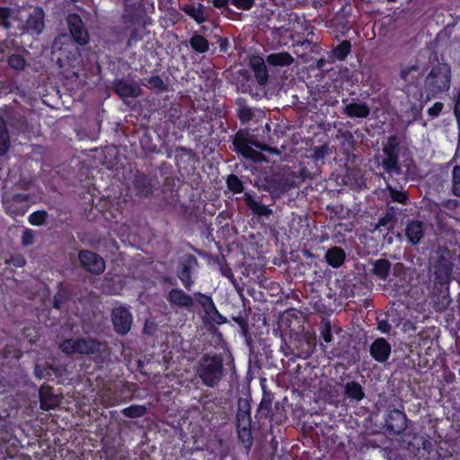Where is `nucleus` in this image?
Returning <instances> with one entry per match:
<instances>
[{
  "label": "nucleus",
  "mask_w": 460,
  "mask_h": 460,
  "mask_svg": "<svg viewBox=\"0 0 460 460\" xmlns=\"http://www.w3.org/2000/svg\"><path fill=\"white\" fill-rule=\"evenodd\" d=\"M451 78L452 71L447 63L438 62L433 66L424 79L421 96L426 94L425 102L447 93L451 86Z\"/></svg>",
  "instance_id": "20e7f679"
},
{
  "label": "nucleus",
  "mask_w": 460,
  "mask_h": 460,
  "mask_svg": "<svg viewBox=\"0 0 460 460\" xmlns=\"http://www.w3.org/2000/svg\"><path fill=\"white\" fill-rule=\"evenodd\" d=\"M48 217L49 214L46 210H37L29 216L28 221L31 226H41L46 224Z\"/></svg>",
  "instance_id": "6e6d98bb"
},
{
  "label": "nucleus",
  "mask_w": 460,
  "mask_h": 460,
  "mask_svg": "<svg viewBox=\"0 0 460 460\" xmlns=\"http://www.w3.org/2000/svg\"><path fill=\"white\" fill-rule=\"evenodd\" d=\"M8 66L15 70H22L25 66V58L20 54H12L7 59Z\"/></svg>",
  "instance_id": "13d9d810"
},
{
  "label": "nucleus",
  "mask_w": 460,
  "mask_h": 460,
  "mask_svg": "<svg viewBox=\"0 0 460 460\" xmlns=\"http://www.w3.org/2000/svg\"><path fill=\"white\" fill-rule=\"evenodd\" d=\"M452 194L460 198V166L455 165L451 172Z\"/></svg>",
  "instance_id": "4d7b16f0"
},
{
  "label": "nucleus",
  "mask_w": 460,
  "mask_h": 460,
  "mask_svg": "<svg viewBox=\"0 0 460 460\" xmlns=\"http://www.w3.org/2000/svg\"><path fill=\"white\" fill-rule=\"evenodd\" d=\"M385 156L386 157H385L382 161V166L384 169L389 173H398L400 172V166L398 164L399 155H389Z\"/></svg>",
  "instance_id": "864d4df0"
},
{
  "label": "nucleus",
  "mask_w": 460,
  "mask_h": 460,
  "mask_svg": "<svg viewBox=\"0 0 460 460\" xmlns=\"http://www.w3.org/2000/svg\"><path fill=\"white\" fill-rule=\"evenodd\" d=\"M391 262L387 259H378L373 263V274L379 279L385 280L391 270Z\"/></svg>",
  "instance_id": "79ce46f5"
},
{
  "label": "nucleus",
  "mask_w": 460,
  "mask_h": 460,
  "mask_svg": "<svg viewBox=\"0 0 460 460\" xmlns=\"http://www.w3.org/2000/svg\"><path fill=\"white\" fill-rule=\"evenodd\" d=\"M260 190L270 192L271 195H279L287 191V185L283 179L272 172H264L256 181Z\"/></svg>",
  "instance_id": "9b49d317"
},
{
  "label": "nucleus",
  "mask_w": 460,
  "mask_h": 460,
  "mask_svg": "<svg viewBox=\"0 0 460 460\" xmlns=\"http://www.w3.org/2000/svg\"><path fill=\"white\" fill-rule=\"evenodd\" d=\"M343 113L352 119H367L370 114V108L366 102L353 101L345 105Z\"/></svg>",
  "instance_id": "72a5a7b5"
},
{
  "label": "nucleus",
  "mask_w": 460,
  "mask_h": 460,
  "mask_svg": "<svg viewBox=\"0 0 460 460\" xmlns=\"http://www.w3.org/2000/svg\"><path fill=\"white\" fill-rule=\"evenodd\" d=\"M66 21L69 31L67 35L72 42L79 47L87 45L90 41V33L81 16L76 13H68Z\"/></svg>",
  "instance_id": "6e6552de"
},
{
  "label": "nucleus",
  "mask_w": 460,
  "mask_h": 460,
  "mask_svg": "<svg viewBox=\"0 0 460 460\" xmlns=\"http://www.w3.org/2000/svg\"><path fill=\"white\" fill-rule=\"evenodd\" d=\"M454 263L449 251H443L432 263L434 287L439 293L448 292L452 281Z\"/></svg>",
  "instance_id": "0eeeda50"
},
{
  "label": "nucleus",
  "mask_w": 460,
  "mask_h": 460,
  "mask_svg": "<svg viewBox=\"0 0 460 460\" xmlns=\"http://www.w3.org/2000/svg\"><path fill=\"white\" fill-rule=\"evenodd\" d=\"M377 330L381 333L388 334L392 330V325L389 323L387 315L385 318L377 317Z\"/></svg>",
  "instance_id": "0e129e2a"
},
{
  "label": "nucleus",
  "mask_w": 460,
  "mask_h": 460,
  "mask_svg": "<svg viewBox=\"0 0 460 460\" xmlns=\"http://www.w3.org/2000/svg\"><path fill=\"white\" fill-rule=\"evenodd\" d=\"M233 145L234 150L245 158L256 160V156L260 155V153L252 147L250 134L245 129H240L235 133Z\"/></svg>",
  "instance_id": "dca6fc26"
},
{
  "label": "nucleus",
  "mask_w": 460,
  "mask_h": 460,
  "mask_svg": "<svg viewBox=\"0 0 460 460\" xmlns=\"http://www.w3.org/2000/svg\"><path fill=\"white\" fill-rule=\"evenodd\" d=\"M397 221L396 217L385 209L384 215L379 217L376 228L379 229L380 232L394 233Z\"/></svg>",
  "instance_id": "a19ab883"
},
{
  "label": "nucleus",
  "mask_w": 460,
  "mask_h": 460,
  "mask_svg": "<svg viewBox=\"0 0 460 460\" xmlns=\"http://www.w3.org/2000/svg\"><path fill=\"white\" fill-rule=\"evenodd\" d=\"M231 319L240 327V333L244 338L248 346H252V337L248 323V313L244 305L236 314H232Z\"/></svg>",
  "instance_id": "c85d7f7f"
},
{
  "label": "nucleus",
  "mask_w": 460,
  "mask_h": 460,
  "mask_svg": "<svg viewBox=\"0 0 460 460\" xmlns=\"http://www.w3.org/2000/svg\"><path fill=\"white\" fill-rule=\"evenodd\" d=\"M315 345V338L307 335H300L294 341V346L296 349V355L298 358L305 359L314 353Z\"/></svg>",
  "instance_id": "cd10ccee"
},
{
  "label": "nucleus",
  "mask_w": 460,
  "mask_h": 460,
  "mask_svg": "<svg viewBox=\"0 0 460 460\" xmlns=\"http://www.w3.org/2000/svg\"><path fill=\"white\" fill-rule=\"evenodd\" d=\"M175 165L182 174H193L199 164V155L190 148L177 146L175 148Z\"/></svg>",
  "instance_id": "9d476101"
},
{
  "label": "nucleus",
  "mask_w": 460,
  "mask_h": 460,
  "mask_svg": "<svg viewBox=\"0 0 460 460\" xmlns=\"http://www.w3.org/2000/svg\"><path fill=\"white\" fill-rule=\"evenodd\" d=\"M250 66L257 83L260 85H265L268 83L269 73L264 59L261 57L254 56L250 59Z\"/></svg>",
  "instance_id": "7c9ffc66"
},
{
  "label": "nucleus",
  "mask_w": 460,
  "mask_h": 460,
  "mask_svg": "<svg viewBox=\"0 0 460 460\" xmlns=\"http://www.w3.org/2000/svg\"><path fill=\"white\" fill-rule=\"evenodd\" d=\"M60 350L66 355H93L95 365L102 367L103 364L111 361V349L108 343L100 341L95 338H66L58 345Z\"/></svg>",
  "instance_id": "f03ea898"
},
{
  "label": "nucleus",
  "mask_w": 460,
  "mask_h": 460,
  "mask_svg": "<svg viewBox=\"0 0 460 460\" xmlns=\"http://www.w3.org/2000/svg\"><path fill=\"white\" fill-rule=\"evenodd\" d=\"M136 194L140 198H149L155 190L154 179L144 172H137L132 181Z\"/></svg>",
  "instance_id": "aec40b11"
},
{
  "label": "nucleus",
  "mask_w": 460,
  "mask_h": 460,
  "mask_svg": "<svg viewBox=\"0 0 460 460\" xmlns=\"http://www.w3.org/2000/svg\"><path fill=\"white\" fill-rule=\"evenodd\" d=\"M147 409L145 405L131 404L121 410V414L127 418L137 419L145 416Z\"/></svg>",
  "instance_id": "09e8293b"
},
{
  "label": "nucleus",
  "mask_w": 460,
  "mask_h": 460,
  "mask_svg": "<svg viewBox=\"0 0 460 460\" xmlns=\"http://www.w3.org/2000/svg\"><path fill=\"white\" fill-rule=\"evenodd\" d=\"M443 108V102H436L430 108H429L428 114L430 118H437L441 113Z\"/></svg>",
  "instance_id": "338daca9"
},
{
  "label": "nucleus",
  "mask_w": 460,
  "mask_h": 460,
  "mask_svg": "<svg viewBox=\"0 0 460 460\" xmlns=\"http://www.w3.org/2000/svg\"><path fill=\"white\" fill-rule=\"evenodd\" d=\"M180 9L198 24H202L207 21L205 5L201 3L184 4Z\"/></svg>",
  "instance_id": "2f4dec72"
},
{
  "label": "nucleus",
  "mask_w": 460,
  "mask_h": 460,
  "mask_svg": "<svg viewBox=\"0 0 460 460\" xmlns=\"http://www.w3.org/2000/svg\"><path fill=\"white\" fill-rule=\"evenodd\" d=\"M349 16L343 13H336L330 21V27L334 28L337 32L346 35L349 31Z\"/></svg>",
  "instance_id": "58836bf2"
},
{
  "label": "nucleus",
  "mask_w": 460,
  "mask_h": 460,
  "mask_svg": "<svg viewBox=\"0 0 460 460\" xmlns=\"http://www.w3.org/2000/svg\"><path fill=\"white\" fill-rule=\"evenodd\" d=\"M196 302L203 308L205 314L217 324L226 323L227 318L217 310L212 297L201 292L194 293Z\"/></svg>",
  "instance_id": "2eb2a0df"
},
{
  "label": "nucleus",
  "mask_w": 460,
  "mask_h": 460,
  "mask_svg": "<svg viewBox=\"0 0 460 460\" xmlns=\"http://www.w3.org/2000/svg\"><path fill=\"white\" fill-rule=\"evenodd\" d=\"M235 116L239 119L241 125H247L253 121L257 115L261 112L260 110L249 105L248 101L243 97H238L234 101Z\"/></svg>",
  "instance_id": "a211bd4d"
},
{
  "label": "nucleus",
  "mask_w": 460,
  "mask_h": 460,
  "mask_svg": "<svg viewBox=\"0 0 460 460\" xmlns=\"http://www.w3.org/2000/svg\"><path fill=\"white\" fill-rule=\"evenodd\" d=\"M219 270L223 277L228 279L232 283L235 282L234 275L229 264L224 260L219 263Z\"/></svg>",
  "instance_id": "052dcab7"
},
{
  "label": "nucleus",
  "mask_w": 460,
  "mask_h": 460,
  "mask_svg": "<svg viewBox=\"0 0 460 460\" xmlns=\"http://www.w3.org/2000/svg\"><path fill=\"white\" fill-rule=\"evenodd\" d=\"M251 417V403L247 398H240L237 402L236 420Z\"/></svg>",
  "instance_id": "603ef678"
},
{
  "label": "nucleus",
  "mask_w": 460,
  "mask_h": 460,
  "mask_svg": "<svg viewBox=\"0 0 460 460\" xmlns=\"http://www.w3.org/2000/svg\"><path fill=\"white\" fill-rule=\"evenodd\" d=\"M344 394L349 401L358 402L365 397L361 385L357 381L347 382L344 385Z\"/></svg>",
  "instance_id": "c9c22d12"
},
{
  "label": "nucleus",
  "mask_w": 460,
  "mask_h": 460,
  "mask_svg": "<svg viewBox=\"0 0 460 460\" xmlns=\"http://www.w3.org/2000/svg\"><path fill=\"white\" fill-rule=\"evenodd\" d=\"M64 367H52L49 366L42 369L40 368L39 366L35 367V374L40 378H46L48 380H54V377L60 378L62 377L65 372Z\"/></svg>",
  "instance_id": "ea45409f"
},
{
  "label": "nucleus",
  "mask_w": 460,
  "mask_h": 460,
  "mask_svg": "<svg viewBox=\"0 0 460 460\" xmlns=\"http://www.w3.org/2000/svg\"><path fill=\"white\" fill-rule=\"evenodd\" d=\"M78 260L81 266L87 271L100 275L105 270L103 259L96 252L89 250H81L78 252Z\"/></svg>",
  "instance_id": "ddd939ff"
},
{
  "label": "nucleus",
  "mask_w": 460,
  "mask_h": 460,
  "mask_svg": "<svg viewBox=\"0 0 460 460\" xmlns=\"http://www.w3.org/2000/svg\"><path fill=\"white\" fill-rule=\"evenodd\" d=\"M40 408L44 411L55 409L60 403V397L54 393V388L42 385L39 389Z\"/></svg>",
  "instance_id": "5701e85b"
},
{
  "label": "nucleus",
  "mask_w": 460,
  "mask_h": 460,
  "mask_svg": "<svg viewBox=\"0 0 460 460\" xmlns=\"http://www.w3.org/2000/svg\"><path fill=\"white\" fill-rule=\"evenodd\" d=\"M69 291L65 288L63 283H58V290L53 297V307L60 310L63 305L69 300Z\"/></svg>",
  "instance_id": "a18cd8bd"
},
{
  "label": "nucleus",
  "mask_w": 460,
  "mask_h": 460,
  "mask_svg": "<svg viewBox=\"0 0 460 460\" xmlns=\"http://www.w3.org/2000/svg\"><path fill=\"white\" fill-rule=\"evenodd\" d=\"M111 321L114 331L119 335H125L130 331L133 318L127 306H119L112 309Z\"/></svg>",
  "instance_id": "4468645a"
},
{
  "label": "nucleus",
  "mask_w": 460,
  "mask_h": 460,
  "mask_svg": "<svg viewBox=\"0 0 460 460\" xmlns=\"http://www.w3.org/2000/svg\"><path fill=\"white\" fill-rule=\"evenodd\" d=\"M408 418L403 410L388 409L385 424L389 434L401 435L407 428Z\"/></svg>",
  "instance_id": "f8f14e48"
},
{
  "label": "nucleus",
  "mask_w": 460,
  "mask_h": 460,
  "mask_svg": "<svg viewBox=\"0 0 460 460\" xmlns=\"http://www.w3.org/2000/svg\"><path fill=\"white\" fill-rule=\"evenodd\" d=\"M190 48L199 54H203L208 51L209 49V42L208 40L202 35L195 32L189 40Z\"/></svg>",
  "instance_id": "37998d69"
},
{
  "label": "nucleus",
  "mask_w": 460,
  "mask_h": 460,
  "mask_svg": "<svg viewBox=\"0 0 460 460\" xmlns=\"http://www.w3.org/2000/svg\"><path fill=\"white\" fill-rule=\"evenodd\" d=\"M51 58L66 76H78L83 64L79 46L74 44L67 33L58 34L51 46Z\"/></svg>",
  "instance_id": "f257e3e1"
},
{
  "label": "nucleus",
  "mask_w": 460,
  "mask_h": 460,
  "mask_svg": "<svg viewBox=\"0 0 460 460\" xmlns=\"http://www.w3.org/2000/svg\"><path fill=\"white\" fill-rule=\"evenodd\" d=\"M114 92L121 98H137L141 94L140 86L125 79H117L113 85Z\"/></svg>",
  "instance_id": "393cba45"
},
{
  "label": "nucleus",
  "mask_w": 460,
  "mask_h": 460,
  "mask_svg": "<svg viewBox=\"0 0 460 460\" xmlns=\"http://www.w3.org/2000/svg\"><path fill=\"white\" fill-rule=\"evenodd\" d=\"M273 394L263 389L262 398L256 410L255 419L259 428L262 430H271L274 425H281L287 419L283 411H279L278 405L272 409Z\"/></svg>",
  "instance_id": "423d86ee"
},
{
  "label": "nucleus",
  "mask_w": 460,
  "mask_h": 460,
  "mask_svg": "<svg viewBox=\"0 0 460 460\" xmlns=\"http://www.w3.org/2000/svg\"><path fill=\"white\" fill-rule=\"evenodd\" d=\"M146 13L140 2L125 3L120 16L122 34L128 35L127 47L132 48L143 40L146 30Z\"/></svg>",
  "instance_id": "7ed1b4c3"
},
{
  "label": "nucleus",
  "mask_w": 460,
  "mask_h": 460,
  "mask_svg": "<svg viewBox=\"0 0 460 460\" xmlns=\"http://www.w3.org/2000/svg\"><path fill=\"white\" fill-rule=\"evenodd\" d=\"M351 43L349 40H342L340 44L332 49V57L339 61H344L351 52Z\"/></svg>",
  "instance_id": "c03bdc74"
},
{
  "label": "nucleus",
  "mask_w": 460,
  "mask_h": 460,
  "mask_svg": "<svg viewBox=\"0 0 460 460\" xmlns=\"http://www.w3.org/2000/svg\"><path fill=\"white\" fill-rule=\"evenodd\" d=\"M236 430L240 442L245 448L250 449L253 442L252 418L236 420Z\"/></svg>",
  "instance_id": "a878e982"
},
{
  "label": "nucleus",
  "mask_w": 460,
  "mask_h": 460,
  "mask_svg": "<svg viewBox=\"0 0 460 460\" xmlns=\"http://www.w3.org/2000/svg\"><path fill=\"white\" fill-rule=\"evenodd\" d=\"M10 147V137L6 128V123L0 117V155H4Z\"/></svg>",
  "instance_id": "49530a36"
},
{
  "label": "nucleus",
  "mask_w": 460,
  "mask_h": 460,
  "mask_svg": "<svg viewBox=\"0 0 460 460\" xmlns=\"http://www.w3.org/2000/svg\"><path fill=\"white\" fill-rule=\"evenodd\" d=\"M226 187L234 194L243 193L244 185L243 181L234 173H230L226 177Z\"/></svg>",
  "instance_id": "8fccbe9b"
},
{
  "label": "nucleus",
  "mask_w": 460,
  "mask_h": 460,
  "mask_svg": "<svg viewBox=\"0 0 460 460\" xmlns=\"http://www.w3.org/2000/svg\"><path fill=\"white\" fill-rule=\"evenodd\" d=\"M387 190L393 202H397L402 205L407 204L409 200V195L406 191L397 190L396 188H393L391 186H387Z\"/></svg>",
  "instance_id": "5fc2aeb1"
},
{
  "label": "nucleus",
  "mask_w": 460,
  "mask_h": 460,
  "mask_svg": "<svg viewBox=\"0 0 460 460\" xmlns=\"http://www.w3.org/2000/svg\"><path fill=\"white\" fill-rule=\"evenodd\" d=\"M308 153L306 155L316 162V164L323 166L325 164V158L327 155H331L332 149L328 143H324L323 145L314 146L308 150Z\"/></svg>",
  "instance_id": "e433bc0d"
},
{
  "label": "nucleus",
  "mask_w": 460,
  "mask_h": 460,
  "mask_svg": "<svg viewBox=\"0 0 460 460\" xmlns=\"http://www.w3.org/2000/svg\"><path fill=\"white\" fill-rule=\"evenodd\" d=\"M143 85L151 91L158 93L166 92L168 90L167 84L159 75H152L151 77L146 79V82L143 83Z\"/></svg>",
  "instance_id": "de8ad7c7"
},
{
  "label": "nucleus",
  "mask_w": 460,
  "mask_h": 460,
  "mask_svg": "<svg viewBox=\"0 0 460 460\" xmlns=\"http://www.w3.org/2000/svg\"><path fill=\"white\" fill-rule=\"evenodd\" d=\"M425 234V225L422 221L417 219L409 220L405 227V236L407 241L412 245L420 243Z\"/></svg>",
  "instance_id": "b1692460"
},
{
  "label": "nucleus",
  "mask_w": 460,
  "mask_h": 460,
  "mask_svg": "<svg viewBox=\"0 0 460 460\" xmlns=\"http://www.w3.org/2000/svg\"><path fill=\"white\" fill-rule=\"evenodd\" d=\"M197 377L201 383L210 388L218 385L226 375L224 356L222 354H203L195 366Z\"/></svg>",
  "instance_id": "39448f33"
},
{
  "label": "nucleus",
  "mask_w": 460,
  "mask_h": 460,
  "mask_svg": "<svg viewBox=\"0 0 460 460\" xmlns=\"http://www.w3.org/2000/svg\"><path fill=\"white\" fill-rule=\"evenodd\" d=\"M295 47L302 49V52L297 53V55L305 56L309 52H313L314 45L311 40L305 39L301 41H297V43ZM296 52H298V50H296Z\"/></svg>",
  "instance_id": "680f3d73"
},
{
  "label": "nucleus",
  "mask_w": 460,
  "mask_h": 460,
  "mask_svg": "<svg viewBox=\"0 0 460 460\" xmlns=\"http://www.w3.org/2000/svg\"><path fill=\"white\" fill-rule=\"evenodd\" d=\"M243 201L246 207L251 210L252 214L256 217L258 220L269 218L273 213L270 206L262 204L260 199H255V194L252 191L244 192Z\"/></svg>",
  "instance_id": "f3484780"
},
{
  "label": "nucleus",
  "mask_w": 460,
  "mask_h": 460,
  "mask_svg": "<svg viewBox=\"0 0 460 460\" xmlns=\"http://www.w3.org/2000/svg\"><path fill=\"white\" fill-rule=\"evenodd\" d=\"M26 28L29 31L37 35L40 34L45 28V13L41 7H35L29 14L26 22Z\"/></svg>",
  "instance_id": "bb28decb"
},
{
  "label": "nucleus",
  "mask_w": 460,
  "mask_h": 460,
  "mask_svg": "<svg viewBox=\"0 0 460 460\" xmlns=\"http://www.w3.org/2000/svg\"><path fill=\"white\" fill-rule=\"evenodd\" d=\"M198 267V260L193 254H184L177 263L176 275L186 290L190 291L195 283L193 274Z\"/></svg>",
  "instance_id": "1a4fd4ad"
},
{
  "label": "nucleus",
  "mask_w": 460,
  "mask_h": 460,
  "mask_svg": "<svg viewBox=\"0 0 460 460\" xmlns=\"http://www.w3.org/2000/svg\"><path fill=\"white\" fill-rule=\"evenodd\" d=\"M266 61L272 66H288L293 64V57L286 51L271 53L267 56Z\"/></svg>",
  "instance_id": "4c0bfd02"
},
{
  "label": "nucleus",
  "mask_w": 460,
  "mask_h": 460,
  "mask_svg": "<svg viewBox=\"0 0 460 460\" xmlns=\"http://www.w3.org/2000/svg\"><path fill=\"white\" fill-rule=\"evenodd\" d=\"M166 299L172 307H184L187 309H191L194 301H196L194 296L192 297L181 288L171 289L166 296Z\"/></svg>",
  "instance_id": "4be33fe9"
},
{
  "label": "nucleus",
  "mask_w": 460,
  "mask_h": 460,
  "mask_svg": "<svg viewBox=\"0 0 460 460\" xmlns=\"http://www.w3.org/2000/svg\"><path fill=\"white\" fill-rule=\"evenodd\" d=\"M231 4L238 10L250 11L255 5V0H231Z\"/></svg>",
  "instance_id": "bf43d9fd"
},
{
  "label": "nucleus",
  "mask_w": 460,
  "mask_h": 460,
  "mask_svg": "<svg viewBox=\"0 0 460 460\" xmlns=\"http://www.w3.org/2000/svg\"><path fill=\"white\" fill-rule=\"evenodd\" d=\"M420 66L415 65L408 66L401 70L400 76L402 80L410 82L411 79H413V76H411V72L419 73Z\"/></svg>",
  "instance_id": "e2e57ef3"
},
{
  "label": "nucleus",
  "mask_w": 460,
  "mask_h": 460,
  "mask_svg": "<svg viewBox=\"0 0 460 460\" xmlns=\"http://www.w3.org/2000/svg\"><path fill=\"white\" fill-rule=\"evenodd\" d=\"M392 347L385 338H376L369 347L370 356L379 363L385 362L391 355Z\"/></svg>",
  "instance_id": "412c9836"
},
{
  "label": "nucleus",
  "mask_w": 460,
  "mask_h": 460,
  "mask_svg": "<svg viewBox=\"0 0 460 460\" xmlns=\"http://www.w3.org/2000/svg\"><path fill=\"white\" fill-rule=\"evenodd\" d=\"M321 169L322 166L320 164H316L315 161L305 155L299 163L297 173L302 181L305 179H314L321 174Z\"/></svg>",
  "instance_id": "c756f323"
},
{
  "label": "nucleus",
  "mask_w": 460,
  "mask_h": 460,
  "mask_svg": "<svg viewBox=\"0 0 460 460\" xmlns=\"http://www.w3.org/2000/svg\"><path fill=\"white\" fill-rule=\"evenodd\" d=\"M333 332L340 335L343 330L340 326H332L328 317H323L319 325L320 340L326 344L332 343Z\"/></svg>",
  "instance_id": "473e14b6"
},
{
  "label": "nucleus",
  "mask_w": 460,
  "mask_h": 460,
  "mask_svg": "<svg viewBox=\"0 0 460 460\" xmlns=\"http://www.w3.org/2000/svg\"><path fill=\"white\" fill-rule=\"evenodd\" d=\"M325 261L334 269L340 268L345 261L346 252L339 246H333L325 252Z\"/></svg>",
  "instance_id": "f704fd0d"
},
{
  "label": "nucleus",
  "mask_w": 460,
  "mask_h": 460,
  "mask_svg": "<svg viewBox=\"0 0 460 460\" xmlns=\"http://www.w3.org/2000/svg\"><path fill=\"white\" fill-rule=\"evenodd\" d=\"M34 243L33 232L31 229H25L22 235V244L23 246L31 245Z\"/></svg>",
  "instance_id": "774afa93"
},
{
  "label": "nucleus",
  "mask_w": 460,
  "mask_h": 460,
  "mask_svg": "<svg viewBox=\"0 0 460 460\" xmlns=\"http://www.w3.org/2000/svg\"><path fill=\"white\" fill-rule=\"evenodd\" d=\"M31 196L25 193H17L12 197L11 200L4 203L6 212L13 217H22L29 208Z\"/></svg>",
  "instance_id": "6ab92c4d"
},
{
  "label": "nucleus",
  "mask_w": 460,
  "mask_h": 460,
  "mask_svg": "<svg viewBox=\"0 0 460 460\" xmlns=\"http://www.w3.org/2000/svg\"><path fill=\"white\" fill-rule=\"evenodd\" d=\"M400 141L396 135H391L387 137V142L383 147L385 155H399Z\"/></svg>",
  "instance_id": "3c124183"
},
{
  "label": "nucleus",
  "mask_w": 460,
  "mask_h": 460,
  "mask_svg": "<svg viewBox=\"0 0 460 460\" xmlns=\"http://www.w3.org/2000/svg\"><path fill=\"white\" fill-rule=\"evenodd\" d=\"M421 446L422 449L426 451L429 456H431L432 452L435 451V455L433 456H438V458L440 457L438 450H435V442H433L431 439H423Z\"/></svg>",
  "instance_id": "69168bd1"
}]
</instances>
